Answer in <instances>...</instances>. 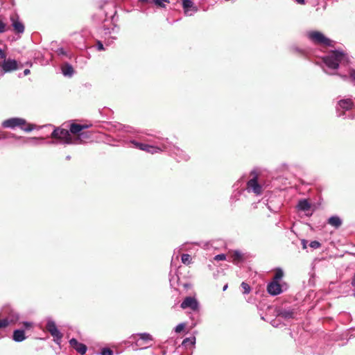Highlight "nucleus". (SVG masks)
<instances>
[{
	"instance_id": "1",
	"label": "nucleus",
	"mask_w": 355,
	"mask_h": 355,
	"mask_svg": "<svg viewBox=\"0 0 355 355\" xmlns=\"http://www.w3.org/2000/svg\"><path fill=\"white\" fill-rule=\"evenodd\" d=\"M323 61L328 68L331 69H338L340 64L347 62L346 55L340 51H334L323 58Z\"/></svg>"
},
{
	"instance_id": "2",
	"label": "nucleus",
	"mask_w": 355,
	"mask_h": 355,
	"mask_svg": "<svg viewBox=\"0 0 355 355\" xmlns=\"http://www.w3.org/2000/svg\"><path fill=\"white\" fill-rule=\"evenodd\" d=\"M2 126L5 128L11 129L18 127L26 132H31L35 128L34 125L27 123L25 119L18 117L10 118L3 121Z\"/></svg>"
},
{
	"instance_id": "3",
	"label": "nucleus",
	"mask_w": 355,
	"mask_h": 355,
	"mask_svg": "<svg viewBox=\"0 0 355 355\" xmlns=\"http://www.w3.org/2000/svg\"><path fill=\"white\" fill-rule=\"evenodd\" d=\"M51 137L65 144H76L79 140V138L72 137L69 130L59 128L54 129Z\"/></svg>"
},
{
	"instance_id": "4",
	"label": "nucleus",
	"mask_w": 355,
	"mask_h": 355,
	"mask_svg": "<svg viewBox=\"0 0 355 355\" xmlns=\"http://www.w3.org/2000/svg\"><path fill=\"white\" fill-rule=\"evenodd\" d=\"M308 36L313 42L326 46H332V43L334 42L330 39L326 37L322 33L318 31L310 32L309 33Z\"/></svg>"
},
{
	"instance_id": "5",
	"label": "nucleus",
	"mask_w": 355,
	"mask_h": 355,
	"mask_svg": "<svg viewBox=\"0 0 355 355\" xmlns=\"http://www.w3.org/2000/svg\"><path fill=\"white\" fill-rule=\"evenodd\" d=\"M251 175H254L252 178L248 180L247 183V190L248 192H252L259 196L262 193V187L257 182V175L254 171L251 172Z\"/></svg>"
},
{
	"instance_id": "6",
	"label": "nucleus",
	"mask_w": 355,
	"mask_h": 355,
	"mask_svg": "<svg viewBox=\"0 0 355 355\" xmlns=\"http://www.w3.org/2000/svg\"><path fill=\"white\" fill-rule=\"evenodd\" d=\"M46 329L53 337L54 341L58 345L60 344L61 339L62 338V333L58 329L55 322L51 319L47 320Z\"/></svg>"
},
{
	"instance_id": "7",
	"label": "nucleus",
	"mask_w": 355,
	"mask_h": 355,
	"mask_svg": "<svg viewBox=\"0 0 355 355\" xmlns=\"http://www.w3.org/2000/svg\"><path fill=\"white\" fill-rule=\"evenodd\" d=\"M1 67V74L3 75L6 73L12 72L13 71H15L17 69V62L15 60L13 59H6L4 58V60L1 62L0 64Z\"/></svg>"
},
{
	"instance_id": "8",
	"label": "nucleus",
	"mask_w": 355,
	"mask_h": 355,
	"mask_svg": "<svg viewBox=\"0 0 355 355\" xmlns=\"http://www.w3.org/2000/svg\"><path fill=\"white\" fill-rule=\"evenodd\" d=\"M354 106L353 101L351 98H343L338 103V114L339 116H343L345 115L344 111L351 110Z\"/></svg>"
},
{
	"instance_id": "9",
	"label": "nucleus",
	"mask_w": 355,
	"mask_h": 355,
	"mask_svg": "<svg viewBox=\"0 0 355 355\" xmlns=\"http://www.w3.org/2000/svg\"><path fill=\"white\" fill-rule=\"evenodd\" d=\"M182 309H190L192 311H198L199 309V303L193 297H187L180 304Z\"/></svg>"
},
{
	"instance_id": "10",
	"label": "nucleus",
	"mask_w": 355,
	"mask_h": 355,
	"mask_svg": "<svg viewBox=\"0 0 355 355\" xmlns=\"http://www.w3.org/2000/svg\"><path fill=\"white\" fill-rule=\"evenodd\" d=\"M132 340L135 341V345L137 347L141 346L144 343H147L148 341L153 340L152 336L148 333H141L137 334H133L130 336Z\"/></svg>"
},
{
	"instance_id": "11",
	"label": "nucleus",
	"mask_w": 355,
	"mask_h": 355,
	"mask_svg": "<svg viewBox=\"0 0 355 355\" xmlns=\"http://www.w3.org/2000/svg\"><path fill=\"white\" fill-rule=\"evenodd\" d=\"M10 19L15 33L20 34L24 32V26L23 23L19 20V16L17 15H11Z\"/></svg>"
},
{
	"instance_id": "12",
	"label": "nucleus",
	"mask_w": 355,
	"mask_h": 355,
	"mask_svg": "<svg viewBox=\"0 0 355 355\" xmlns=\"http://www.w3.org/2000/svg\"><path fill=\"white\" fill-rule=\"evenodd\" d=\"M182 7L185 15L187 16H191L198 10L192 0H182Z\"/></svg>"
},
{
	"instance_id": "13",
	"label": "nucleus",
	"mask_w": 355,
	"mask_h": 355,
	"mask_svg": "<svg viewBox=\"0 0 355 355\" xmlns=\"http://www.w3.org/2000/svg\"><path fill=\"white\" fill-rule=\"evenodd\" d=\"M267 291L271 295L275 296L282 293L283 291L279 282L272 281L268 284Z\"/></svg>"
},
{
	"instance_id": "14",
	"label": "nucleus",
	"mask_w": 355,
	"mask_h": 355,
	"mask_svg": "<svg viewBox=\"0 0 355 355\" xmlns=\"http://www.w3.org/2000/svg\"><path fill=\"white\" fill-rule=\"evenodd\" d=\"M168 148L166 145H162V147L151 146L146 144H143V147L140 150L148 152L151 154L158 153L166 150Z\"/></svg>"
},
{
	"instance_id": "15",
	"label": "nucleus",
	"mask_w": 355,
	"mask_h": 355,
	"mask_svg": "<svg viewBox=\"0 0 355 355\" xmlns=\"http://www.w3.org/2000/svg\"><path fill=\"white\" fill-rule=\"evenodd\" d=\"M69 344L71 347H72L74 349L76 350L77 352L81 355H84L87 352V346L83 343H79L76 338H71L69 340Z\"/></svg>"
},
{
	"instance_id": "16",
	"label": "nucleus",
	"mask_w": 355,
	"mask_h": 355,
	"mask_svg": "<svg viewBox=\"0 0 355 355\" xmlns=\"http://www.w3.org/2000/svg\"><path fill=\"white\" fill-rule=\"evenodd\" d=\"M62 74L66 77H71L74 73L73 67L69 63H64L61 67Z\"/></svg>"
},
{
	"instance_id": "17",
	"label": "nucleus",
	"mask_w": 355,
	"mask_h": 355,
	"mask_svg": "<svg viewBox=\"0 0 355 355\" xmlns=\"http://www.w3.org/2000/svg\"><path fill=\"white\" fill-rule=\"evenodd\" d=\"M26 338L24 330L16 329L13 331L12 339L14 341L19 343L24 341Z\"/></svg>"
},
{
	"instance_id": "18",
	"label": "nucleus",
	"mask_w": 355,
	"mask_h": 355,
	"mask_svg": "<svg viewBox=\"0 0 355 355\" xmlns=\"http://www.w3.org/2000/svg\"><path fill=\"white\" fill-rule=\"evenodd\" d=\"M328 223L336 228H338L342 225V220L338 216H332L328 219Z\"/></svg>"
},
{
	"instance_id": "19",
	"label": "nucleus",
	"mask_w": 355,
	"mask_h": 355,
	"mask_svg": "<svg viewBox=\"0 0 355 355\" xmlns=\"http://www.w3.org/2000/svg\"><path fill=\"white\" fill-rule=\"evenodd\" d=\"M297 207L299 210L305 211L310 209L311 204L308 202L307 200L303 199L299 201Z\"/></svg>"
},
{
	"instance_id": "20",
	"label": "nucleus",
	"mask_w": 355,
	"mask_h": 355,
	"mask_svg": "<svg viewBox=\"0 0 355 355\" xmlns=\"http://www.w3.org/2000/svg\"><path fill=\"white\" fill-rule=\"evenodd\" d=\"M278 315L284 319L293 318L294 312L291 310H282L278 313Z\"/></svg>"
},
{
	"instance_id": "21",
	"label": "nucleus",
	"mask_w": 355,
	"mask_h": 355,
	"mask_svg": "<svg viewBox=\"0 0 355 355\" xmlns=\"http://www.w3.org/2000/svg\"><path fill=\"white\" fill-rule=\"evenodd\" d=\"M10 324H15L19 320V315L17 312L10 311L7 317Z\"/></svg>"
},
{
	"instance_id": "22",
	"label": "nucleus",
	"mask_w": 355,
	"mask_h": 355,
	"mask_svg": "<svg viewBox=\"0 0 355 355\" xmlns=\"http://www.w3.org/2000/svg\"><path fill=\"white\" fill-rule=\"evenodd\" d=\"M85 128V126L83 125H81L80 124H77V123H73L70 126V130H69V132L70 133H72V134H78V132H80L83 128Z\"/></svg>"
},
{
	"instance_id": "23",
	"label": "nucleus",
	"mask_w": 355,
	"mask_h": 355,
	"mask_svg": "<svg viewBox=\"0 0 355 355\" xmlns=\"http://www.w3.org/2000/svg\"><path fill=\"white\" fill-rule=\"evenodd\" d=\"M174 153L177 156H179L183 160H187L189 159V155L187 154H186L183 150L175 146H174Z\"/></svg>"
},
{
	"instance_id": "24",
	"label": "nucleus",
	"mask_w": 355,
	"mask_h": 355,
	"mask_svg": "<svg viewBox=\"0 0 355 355\" xmlns=\"http://www.w3.org/2000/svg\"><path fill=\"white\" fill-rule=\"evenodd\" d=\"M233 262L238 264L243 259V254L240 251H234L232 254Z\"/></svg>"
},
{
	"instance_id": "25",
	"label": "nucleus",
	"mask_w": 355,
	"mask_h": 355,
	"mask_svg": "<svg viewBox=\"0 0 355 355\" xmlns=\"http://www.w3.org/2000/svg\"><path fill=\"white\" fill-rule=\"evenodd\" d=\"M283 276H284L283 270L281 268H277L275 271L273 281L276 282H279V281L282 279Z\"/></svg>"
},
{
	"instance_id": "26",
	"label": "nucleus",
	"mask_w": 355,
	"mask_h": 355,
	"mask_svg": "<svg viewBox=\"0 0 355 355\" xmlns=\"http://www.w3.org/2000/svg\"><path fill=\"white\" fill-rule=\"evenodd\" d=\"M181 259L185 265H189L191 263V257L189 254H183Z\"/></svg>"
},
{
	"instance_id": "27",
	"label": "nucleus",
	"mask_w": 355,
	"mask_h": 355,
	"mask_svg": "<svg viewBox=\"0 0 355 355\" xmlns=\"http://www.w3.org/2000/svg\"><path fill=\"white\" fill-rule=\"evenodd\" d=\"M44 140L42 137H30L27 139V141L31 142L34 145L41 144V141Z\"/></svg>"
},
{
	"instance_id": "28",
	"label": "nucleus",
	"mask_w": 355,
	"mask_h": 355,
	"mask_svg": "<svg viewBox=\"0 0 355 355\" xmlns=\"http://www.w3.org/2000/svg\"><path fill=\"white\" fill-rule=\"evenodd\" d=\"M196 343V338L195 337H190V338H186L182 341V345H187L188 344H191V345H194Z\"/></svg>"
},
{
	"instance_id": "29",
	"label": "nucleus",
	"mask_w": 355,
	"mask_h": 355,
	"mask_svg": "<svg viewBox=\"0 0 355 355\" xmlns=\"http://www.w3.org/2000/svg\"><path fill=\"white\" fill-rule=\"evenodd\" d=\"M241 286V288L243 290V293L248 294L250 292V286L247 283L242 282Z\"/></svg>"
},
{
	"instance_id": "30",
	"label": "nucleus",
	"mask_w": 355,
	"mask_h": 355,
	"mask_svg": "<svg viewBox=\"0 0 355 355\" xmlns=\"http://www.w3.org/2000/svg\"><path fill=\"white\" fill-rule=\"evenodd\" d=\"M186 324L184 323H180L175 327V333H180L184 329Z\"/></svg>"
},
{
	"instance_id": "31",
	"label": "nucleus",
	"mask_w": 355,
	"mask_h": 355,
	"mask_svg": "<svg viewBox=\"0 0 355 355\" xmlns=\"http://www.w3.org/2000/svg\"><path fill=\"white\" fill-rule=\"evenodd\" d=\"M10 324L8 319L4 318L3 320H0V329L5 328L8 327Z\"/></svg>"
},
{
	"instance_id": "32",
	"label": "nucleus",
	"mask_w": 355,
	"mask_h": 355,
	"mask_svg": "<svg viewBox=\"0 0 355 355\" xmlns=\"http://www.w3.org/2000/svg\"><path fill=\"white\" fill-rule=\"evenodd\" d=\"M113 351L110 348H103L101 352V355H113Z\"/></svg>"
},
{
	"instance_id": "33",
	"label": "nucleus",
	"mask_w": 355,
	"mask_h": 355,
	"mask_svg": "<svg viewBox=\"0 0 355 355\" xmlns=\"http://www.w3.org/2000/svg\"><path fill=\"white\" fill-rule=\"evenodd\" d=\"M309 245L313 249H317L320 247V243L317 241H313L310 243Z\"/></svg>"
},
{
	"instance_id": "34",
	"label": "nucleus",
	"mask_w": 355,
	"mask_h": 355,
	"mask_svg": "<svg viewBox=\"0 0 355 355\" xmlns=\"http://www.w3.org/2000/svg\"><path fill=\"white\" fill-rule=\"evenodd\" d=\"M225 259H226V256L224 254H217L214 257V260H216V261H223V260H225Z\"/></svg>"
},
{
	"instance_id": "35",
	"label": "nucleus",
	"mask_w": 355,
	"mask_h": 355,
	"mask_svg": "<svg viewBox=\"0 0 355 355\" xmlns=\"http://www.w3.org/2000/svg\"><path fill=\"white\" fill-rule=\"evenodd\" d=\"M167 0H153V2L160 7H164V3Z\"/></svg>"
},
{
	"instance_id": "36",
	"label": "nucleus",
	"mask_w": 355,
	"mask_h": 355,
	"mask_svg": "<svg viewBox=\"0 0 355 355\" xmlns=\"http://www.w3.org/2000/svg\"><path fill=\"white\" fill-rule=\"evenodd\" d=\"M130 142L137 148L141 149V148L143 147V143H139V142H138L137 141H135V140H132Z\"/></svg>"
},
{
	"instance_id": "37",
	"label": "nucleus",
	"mask_w": 355,
	"mask_h": 355,
	"mask_svg": "<svg viewBox=\"0 0 355 355\" xmlns=\"http://www.w3.org/2000/svg\"><path fill=\"white\" fill-rule=\"evenodd\" d=\"M6 24L0 20V33H3L6 31Z\"/></svg>"
},
{
	"instance_id": "38",
	"label": "nucleus",
	"mask_w": 355,
	"mask_h": 355,
	"mask_svg": "<svg viewBox=\"0 0 355 355\" xmlns=\"http://www.w3.org/2000/svg\"><path fill=\"white\" fill-rule=\"evenodd\" d=\"M6 58V53L1 50L0 49V64L1 63V62L4 60V58Z\"/></svg>"
},
{
	"instance_id": "39",
	"label": "nucleus",
	"mask_w": 355,
	"mask_h": 355,
	"mask_svg": "<svg viewBox=\"0 0 355 355\" xmlns=\"http://www.w3.org/2000/svg\"><path fill=\"white\" fill-rule=\"evenodd\" d=\"M97 49L98 51L104 50L103 44L99 41L97 42Z\"/></svg>"
},
{
	"instance_id": "40",
	"label": "nucleus",
	"mask_w": 355,
	"mask_h": 355,
	"mask_svg": "<svg viewBox=\"0 0 355 355\" xmlns=\"http://www.w3.org/2000/svg\"><path fill=\"white\" fill-rule=\"evenodd\" d=\"M295 3L299 5H305L306 4V0H293Z\"/></svg>"
},
{
	"instance_id": "41",
	"label": "nucleus",
	"mask_w": 355,
	"mask_h": 355,
	"mask_svg": "<svg viewBox=\"0 0 355 355\" xmlns=\"http://www.w3.org/2000/svg\"><path fill=\"white\" fill-rule=\"evenodd\" d=\"M23 325L26 329H29L32 327V323L29 322H24Z\"/></svg>"
},
{
	"instance_id": "42",
	"label": "nucleus",
	"mask_w": 355,
	"mask_h": 355,
	"mask_svg": "<svg viewBox=\"0 0 355 355\" xmlns=\"http://www.w3.org/2000/svg\"><path fill=\"white\" fill-rule=\"evenodd\" d=\"M58 55H66L65 51L62 48H60L57 50Z\"/></svg>"
},
{
	"instance_id": "43",
	"label": "nucleus",
	"mask_w": 355,
	"mask_h": 355,
	"mask_svg": "<svg viewBox=\"0 0 355 355\" xmlns=\"http://www.w3.org/2000/svg\"><path fill=\"white\" fill-rule=\"evenodd\" d=\"M8 138L21 139V137H17L15 134L9 133L8 134Z\"/></svg>"
},
{
	"instance_id": "44",
	"label": "nucleus",
	"mask_w": 355,
	"mask_h": 355,
	"mask_svg": "<svg viewBox=\"0 0 355 355\" xmlns=\"http://www.w3.org/2000/svg\"><path fill=\"white\" fill-rule=\"evenodd\" d=\"M8 138V134L7 133H2L0 135V139H6Z\"/></svg>"
},
{
	"instance_id": "45",
	"label": "nucleus",
	"mask_w": 355,
	"mask_h": 355,
	"mask_svg": "<svg viewBox=\"0 0 355 355\" xmlns=\"http://www.w3.org/2000/svg\"><path fill=\"white\" fill-rule=\"evenodd\" d=\"M302 244L303 249H306V248L307 241L305 239H302Z\"/></svg>"
},
{
	"instance_id": "46",
	"label": "nucleus",
	"mask_w": 355,
	"mask_h": 355,
	"mask_svg": "<svg viewBox=\"0 0 355 355\" xmlns=\"http://www.w3.org/2000/svg\"><path fill=\"white\" fill-rule=\"evenodd\" d=\"M30 72H31V71H30V70H29V69H25V70L24 71V76H27V75H28V74L30 73Z\"/></svg>"
},
{
	"instance_id": "47",
	"label": "nucleus",
	"mask_w": 355,
	"mask_h": 355,
	"mask_svg": "<svg viewBox=\"0 0 355 355\" xmlns=\"http://www.w3.org/2000/svg\"><path fill=\"white\" fill-rule=\"evenodd\" d=\"M351 77L355 80V71L352 72Z\"/></svg>"
},
{
	"instance_id": "48",
	"label": "nucleus",
	"mask_w": 355,
	"mask_h": 355,
	"mask_svg": "<svg viewBox=\"0 0 355 355\" xmlns=\"http://www.w3.org/2000/svg\"><path fill=\"white\" fill-rule=\"evenodd\" d=\"M352 284L353 286H355V274L352 281Z\"/></svg>"
},
{
	"instance_id": "49",
	"label": "nucleus",
	"mask_w": 355,
	"mask_h": 355,
	"mask_svg": "<svg viewBox=\"0 0 355 355\" xmlns=\"http://www.w3.org/2000/svg\"><path fill=\"white\" fill-rule=\"evenodd\" d=\"M227 288V284H226L223 286V291H226Z\"/></svg>"
},
{
	"instance_id": "50",
	"label": "nucleus",
	"mask_w": 355,
	"mask_h": 355,
	"mask_svg": "<svg viewBox=\"0 0 355 355\" xmlns=\"http://www.w3.org/2000/svg\"><path fill=\"white\" fill-rule=\"evenodd\" d=\"M348 117L353 119L355 118V116H352V115H348Z\"/></svg>"
},
{
	"instance_id": "51",
	"label": "nucleus",
	"mask_w": 355,
	"mask_h": 355,
	"mask_svg": "<svg viewBox=\"0 0 355 355\" xmlns=\"http://www.w3.org/2000/svg\"><path fill=\"white\" fill-rule=\"evenodd\" d=\"M66 159L69 160L71 159V157L69 155H68V156H67Z\"/></svg>"
},
{
	"instance_id": "52",
	"label": "nucleus",
	"mask_w": 355,
	"mask_h": 355,
	"mask_svg": "<svg viewBox=\"0 0 355 355\" xmlns=\"http://www.w3.org/2000/svg\"><path fill=\"white\" fill-rule=\"evenodd\" d=\"M139 1H141V2H146V1H147L148 0H139Z\"/></svg>"
},
{
	"instance_id": "53",
	"label": "nucleus",
	"mask_w": 355,
	"mask_h": 355,
	"mask_svg": "<svg viewBox=\"0 0 355 355\" xmlns=\"http://www.w3.org/2000/svg\"><path fill=\"white\" fill-rule=\"evenodd\" d=\"M354 295L355 296V291H354Z\"/></svg>"
}]
</instances>
